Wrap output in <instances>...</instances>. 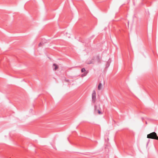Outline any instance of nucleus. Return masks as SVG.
Segmentation results:
<instances>
[{
	"label": "nucleus",
	"mask_w": 158,
	"mask_h": 158,
	"mask_svg": "<svg viewBox=\"0 0 158 158\" xmlns=\"http://www.w3.org/2000/svg\"><path fill=\"white\" fill-rule=\"evenodd\" d=\"M44 44V43H42L41 42L39 44V47H40L43 44Z\"/></svg>",
	"instance_id": "0eeeda50"
},
{
	"label": "nucleus",
	"mask_w": 158,
	"mask_h": 158,
	"mask_svg": "<svg viewBox=\"0 0 158 158\" xmlns=\"http://www.w3.org/2000/svg\"><path fill=\"white\" fill-rule=\"evenodd\" d=\"M109 65V64L108 62H107L106 64V67H108Z\"/></svg>",
	"instance_id": "1a4fd4ad"
},
{
	"label": "nucleus",
	"mask_w": 158,
	"mask_h": 158,
	"mask_svg": "<svg viewBox=\"0 0 158 158\" xmlns=\"http://www.w3.org/2000/svg\"><path fill=\"white\" fill-rule=\"evenodd\" d=\"M97 58L98 59V61H99L100 60V57H99V56H97Z\"/></svg>",
	"instance_id": "6e6552de"
},
{
	"label": "nucleus",
	"mask_w": 158,
	"mask_h": 158,
	"mask_svg": "<svg viewBox=\"0 0 158 158\" xmlns=\"http://www.w3.org/2000/svg\"><path fill=\"white\" fill-rule=\"evenodd\" d=\"M147 137L148 138L158 139V136H157L156 133L153 132L147 135Z\"/></svg>",
	"instance_id": "f257e3e1"
},
{
	"label": "nucleus",
	"mask_w": 158,
	"mask_h": 158,
	"mask_svg": "<svg viewBox=\"0 0 158 158\" xmlns=\"http://www.w3.org/2000/svg\"><path fill=\"white\" fill-rule=\"evenodd\" d=\"M92 102L93 103H95L96 99V93L95 90H93L92 95Z\"/></svg>",
	"instance_id": "f03ea898"
},
{
	"label": "nucleus",
	"mask_w": 158,
	"mask_h": 158,
	"mask_svg": "<svg viewBox=\"0 0 158 158\" xmlns=\"http://www.w3.org/2000/svg\"><path fill=\"white\" fill-rule=\"evenodd\" d=\"M91 63H92V62H89V63H88V64H90Z\"/></svg>",
	"instance_id": "9d476101"
},
{
	"label": "nucleus",
	"mask_w": 158,
	"mask_h": 158,
	"mask_svg": "<svg viewBox=\"0 0 158 158\" xmlns=\"http://www.w3.org/2000/svg\"><path fill=\"white\" fill-rule=\"evenodd\" d=\"M53 66H54V68H53V69L55 70H56L58 68V67L57 66V65H56L55 64H54L53 65Z\"/></svg>",
	"instance_id": "39448f33"
},
{
	"label": "nucleus",
	"mask_w": 158,
	"mask_h": 158,
	"mask_svg": "<svg viewBox=\"0 0 158 158\" xmlns=\"http://www.w3.org/2000/svg\"><path fill=\"white\" fill-rule=\"evenodd\" d=\"M94 110L95 111H98V114H102V113L101 112V111L98 109H97V106L96 105H95L94 106Z\"/></svg>",
	"instance_id": "20e7f679"
},
{
	"label": "nucleus",
	"mask_w": 158,
	"mask_h": 158,
	"mask_svg": "<svg viewBox=\"0 0 158 158\" xmlns=\"http://www.w3.org/2000/svg\"><path fill=\"white\" fill-rule=\"evenodd\" d=\"M81 72L82 73L85 72V73L82 75V77H84V76H85L87 73V72H85V70L84 68H83L81 69Z\"/></svg>",
	"instance_id": "7ed1b4c3"
},
{
	"label": "nucleus",
	"mask_w": 158,
	"mask_h": 158,
	"mask_svg": "<svg viewBox=\"0 0 158 158\" xmlns=\"http://www.w3.org/2000/svg\"><path fill=\"white\" fill-rule=\"evenodd\" d=\"M102 85V83H100L98 85V90H100L101 89V86Z\"/></svg>",
	"instance_id": "423d86ee"
}]
</instances>
